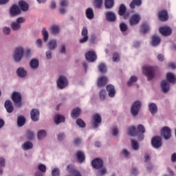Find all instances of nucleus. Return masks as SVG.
I'll return each mask as SVG.
<instances>
[{"instance_id": "nucleus-32", "label": "nucleus", "mask_w": 176, "mask_h": 176, "mask_svg": "<svg viewBox=\"0 0 176 176\" xmlns=\"http://www.w3.org/2000/svg\"><path fill=\"white\" fill-rule=\"evenodd\" d=\"M142 5V0H132L129 6L131 9H135V6H141Z\"/></svg>"}, {"instance_id": "nucleus-42", "label": "nucleus", "mask_w": 176, "mask_h": 176, "mask_svg": "<svg viewBox=\"0 0 176 176\" xmlns=\"http://www.w3.org/2000/svg\"><path fill=\"white\" fill-rule=\"evenodd\" d=\"M47 135L46 131L41 130L37 133V137L38 140H43Z\"/></svg>"}, {"instance_id": "nucleus-19", "label": "nucleus", "mask_w": 176, "mask_h": 176, "mask_svg": "<svg viewBox=\"0 0 176 176\" xmlns=\"http://www.w3.org/2000/svg\"><path fill=\"white\" fill-rule=\"evenodd\" d=\"M4 107L8 113H12V112L14 111L13 103L10 100H8L5 102Z\"/></svg>"}, {"instance_id": "nucleus-27", "label": "nucleus", "mask_w": 176, "mask_h": 176, "mask_svg": "<svg viewBox=\"0 0 176 176\" xmlns=\"http://www.w3.org/2000/svg\"><path fill=\"white\" fill-rule=\"evenodd\" d=\"M162 42V39L157 35H153L151 37V45L152 46H157Z\"/></svg>"}, {"instance_id": "nucleus-10", "label": "nucleus", "mask_w": 176, "mask_h": 176, "mask_svg": "<svg viewBox=\"0 0 176 176\" xmlns=\"http://www.w3.org/2000/svg\"><path fill=\"white\" fill-rule=\"evenodd\" d=\"M91 165L94 168H96V170H100V168H102L104 162L101 158H96L92 160Z\"/></svg>"}, {"instance_id": "nucleus-56", "label": "nucleus", "mask_w": 176, "mask_h": 176, "mask_svg": "<svg viewBox=\"0 0 176 176\" xmlns=\"http://www.w3.org/2000/svg\"><path fill=\"white\" fill-rule=\"evenodd\" d=\"M120 30L122 32H126V30H127V25L126 23H121L120 25Z\"/></svg>"}, {"instance_id": "nucleus-23", "label": "nucleus", "mask_w": 176, "mask_h": 176, "mask_svg": "<svg viewBox=\"0 0 176 176\" xmlns=\"http://www.w3.org/2000/svg\"><path fill=\"white\" fill-rule=\"evenodd\" d=\"M108 83V78L106 76H101L97 81L98 87H102Z\"/></svg>"}, {"instance_id": "nucleus-63", "label": "nucleus", "mask_w": 176, "mask_h": 176, "mask_svg": "<svg viewBox=\"0 0 176 176\" xmlns=\"http://www.w3.org/2000/svg\"><path fill=\"white\" fill-rule=\"evenodd\" d=\"M46 58H47V60H50V58H52V52L51 51H47L46 52Z\"/></svg>"}, {"instance_id": "nucleus-9", "label": "nucleus", "mask_w": 176, "mask_h": 176, "mask_svg": "<svg viewBox=\"0 0 176 176\" xmlns=\"http://www.w3.org/2000/svg\"><path fill=\"white\" fill-rule=\"evenodd\" d=\"M151 145L155 148V149H159L162 147V138L160 136H154L151 139Z\"/></svg>"}, {"instance_id": "nucleus-45", "label": "nucleus", "mask_w": 176, "mask_h": 176, "mask_svg": "<svg viewBox=\"0 0 176 176\" xmlns=\"http://www.w3.org/2000/svg\"><path fill=\"white\" fill-rule=\"evenodd\" d=\"M11 28L13 30V31H17V30H20V28H21V25L17 22H13L11 24Z\"/></svg>"}, {"instance_id": "nucleus-12", "label": "nucleus", "mask_w": 176, "mask_h": 176, "mask_svg": "<svg viewBox=\"0 0 176 176\" xmlns=\"http://www.w3.org/2000/svg\"><path fill=\"white\" fill-rule=\"evenodd\" d=\"M161 135H163L164 140H170L171 138V129L168 126H164L161 130Z\"/></svg>"}, {"instance_id": "nucleus-18", "label": "nucleus", "mask_w": 176, "mask_h": 176, "mask_svg": "<svg viewBox=\"0 0 176 176\" xmlns=\"http://www.w3.org/2000/svg\"><path fill=\"white\" fill-rule=\"evenodd\" d=\"M88 31L87 28L84 27L81 32V35L83 36L82 38L80 39L79 42L80 43H85L89 41V36L87 35Z\"/></svg>"}, {"instance_id": "nucleus-36", "label": "nucleus", "mask_w": 176, "mask_h": 176, "mask_svg": "<svg viewBox=\"0 0 176 176\" xmlns=\"http://www.w3.org/2000/svg\"><path fill=\"white\" fill-rule=\"evenodd\" d=\"M30 65L32 69H36L39 67V60L37 59H32L30 62Z\"/></svg>"}, {"instance_id": "nucleus-55", "label": "nucleus", "mask_w": 176, "mask_h": 176, "mask_svg": "<svg viewBox=\"0 0 176 176\" xmlns=\"http://www.w3.org/2000/svg\"><path fill=\"white\" fill-rule=\"evenodd\" d=\"M38 169L41 173H46V166L44 164H39L38 166Z\"/></svg>"}, {"instance_id": "nucleus-58", "label": "nucleus", "mask_w": 176, "mask_h": 176, "mask_svg": "<svg viewBox=\"0 0 176 176\" xmlns=\"http://www.w3.org/2000/svg\"><path fill=\"white\" fill-rule=\"evenodd\" d=\"M122 154L123 155V156H124V157L127 158L130 156V153L127 151V149H124L122 151Z\"/></svg>"}, {"instance_id": "nucleus-5", "label": "nucleus", "mask_w": 176, "mask_h": 176, "mask_svg": "<svg viewBox=\"0 0 176 176\" xmlns=\"http://www.w3.org/2000/svg\"><path fill=\"white\" fill-rule=\"evenodd\" d=\"M57 87L60 89H65L68 86V80L67 77L64 76H60L56 81Z\"/></svg>"}, {"instance_id": "nucleus-11", "label": "nucleus", "mask_w": 176, "mask_h": 176, "mask_svg": "<svg viewBox=\"0 0 176 176\" xmlns=\"http://www.w3.org/2000/svg\"><path fill=\"white\" fill-rule=\"evenodd\" d=\"M141 21V16L138 14H134L129 19V24L131 26L137 25Z\"/></svg>"}, {"instance_id": "nucleus-6", "label": "nucleus", "mask_w": 176, "mask_h": 176, "mask_svg": "<svg viewBox=\"0 0 176 176\" xmlns=\"http://www.w3.org/2000/svg\"><path fill=\"white\" fill-rule=\"evenodd\" d=\"M91 122L94 129H98L100 124H101V122H102V118L100 114L95 113L93 115Z\"/></svg>"}, {"instance_id": "nucleus-29", "label": "nucleus", "mask_w": 176, "mask_h": 176, "mask_svg": "<svg viewBox=\"0 0 176 176\" xmlns=\"http://www.w3.org/2000/svg\"><path fill=\"white\" fill-rule=\"evenodd\" d=\"M76 157L77 160L78 161V163H83L86 159V157L85 156V153L80 151H77Z\"/></svg>"}, {"instance_id": "nucleus-14", "label": "nucleus", "mask_w": 176, "mask_h": 176, "mask_svg": "<svg viewBox=\"0 0 176 176\" xmlns=\"http://www.w3.org/2000/svg\"><path fill=\"white\" fill-rule=\"evenodd\" d=\"M159 31L160 34L163 35V36H170V35L173 34V30H171L170 27L168 26L160 28Z\"/></svg>"}, {"instance_id": "nucleus-35", "label": "nucleus", "mask_w": 176, "mask_h": 176, "mask_svg": "<svg viewBox=\"0 0 176 176\" xmlns=\"http://www.w3.org/2000/svg\"><path fill=\"white\" fill-rule=\"evenodd\" d=\"M115 5L113 0H104V6L106 9H112Z\"/></svg>"}, {"instance_id": "nucleus-15", "label": "nucleus", "mask_w": 176, "mask_h": 176, "mask_svg": "<svg viewBox=\"0 0 176 176\" xmlns=\"http://www.w3.org/2000/svg\"><path fill=\"white\" fill-rule=\"evenodd\" d=\"M160 21H167L168 20V12L166 10H162L158 12Z\"/></svg>"}, {"instance_id": "nucleus-51", "label": "nucleus", "mask_w": 176, "mask_h": 176, "mask_svg": "<svg viewBox=\"0 0 176 176\" xmlns=\"http://www.w3.org/2000/svg\"><path fill=\"white\" fill-rule=\"evenodd\" d=\"M26 138H28V140H34V132L28 130L26 132Z\"/></svg>"}, {"instance_id": "nucleus-62", "label": "nucleus", "mask_w": 176, "mask_h": 176, "mask_svg": "<svg viewBox=\"0 0 176 176\" xmlns=\"http://www.w3.org/2000/svg\"><path fill=\"white\" fill-rule=\"evenodd\" d=\"M3 31L6 35H9L10 34V28L6 27L3 29Z\"/></svg>"}, {"instance_id": "nucleus-43", "label": "nucleus", "mask_w": 176, "mask_h": 176, "mask_svg": "<svg viewBox=\"0 0 176 176\" xmlns=\"http://www.w3.org/2000/svg\"><path fill=\"white\" fill-rule=\"evenodd\" d=\"M42 35L43 36L44 42H47V39H49V32H47V30H46V28H43Z\"/></svg>"}, {"instance_id": "nucleus-49", "label": "nucleus", "mask_w": 176, "mask_h": 176, "mask_svg": "<svg viewBox=\"0 0 176 176\" xmlns=\"http://www.w3.org/2000/svg\"><path fill=\"white\" fill-rule=\"evenodd\" d=\"M142 32L146 34L149 31V25L146 23H143L141 27Z\"/></svg>"}, {"instance_id": "nucleus-26", "label": "nucleus", "mask_w": 176, "mask_h": 176, "mask_svg": "<svg viewBox=\"0 0 176 176\" xmlns=\"http://www.w3.org/2000/svg\"><path fill=\"white\" fill-rule=\"evenodd\" d=\"M161 87L163 93H168L170 91V84L166 80L161 82Z\"/></svg>"}, {"instance_id": "nucleus-47", "label": "nucleus", "mask_w": 176, "mask_h": 176, "mask_svg": "<svg viewBox=\"0 0 176 176\" xmlns=\"http://www.w3.org/2000/svg\"><path fill=\"white\" fill-rule=\"evenodd\" d=\"M76 124L77 126H78L79 127H81L82 129L86 127V123H85V121H83L82 118L77 119Z\"/></svg>"}, {"instance_id": "nucleus-7", "label": "nucleus", "mask_w": 176, "mask_h": 176, "mask_svg": "<svg viewBox=\"0 0 176 176\" xmlns=\"http://www.w3.org/2000/svg\"><path fill=\"white\" fill-rule=\"evenodd\" d=\"M11 98L14 104H15L16 107H21V100H22L21 94L16 91L13 92L11 96Z\"/></svg>"}, {"instance_id": "nucleus-64", "label": "nucleus", "mask_w": 176, "mask_h": 176, "mask_svg": "<svg viewBox=\"0 0 176 176\" xmlns=\"http://www.w3.org/2000/svg\"><path fill=\"white\" fill-rule=\"evenodd\" d=\"M171 161L173 162V163H175V162H176V153H173L171 155Z\"/></svg>"}, {"instance_id": "nucleus-3", "label": "nucleus", "mask_w": 176, "mask_h": 176, "mask_svg": "<svg viewBox=\"0 0 176 176\" xmlns=\"http://www.w3.org/2000/svg\"><path fill=\"white\" fill-rule=\"evenodd\" d=\"M23 56H24V48L23 47H17L15 48L14 53V60L16 63H19V61H21L23 58Z\"/></svg>"}, {"instance_id": "nucleus-31", "label": "nucleus", "mask_w": 176, "mask_h": 176, "mask_svg": "<svg viewBox=\"0 0 176 176\" xmlns=\"http://www.w3.org/2000/svg\"><path fill=\"white\" fill-rule=\"evenodd\" d=\"M148 109L152 115L157 113V106L155 103H150L148 104Z\"/></svg>"}, {"instance_id": "nucleus-4", "label": "nucleus", "mask_w": 176, "mask_h": 176, "mask_svg": "<svg viewBox=\"0 0 176 176\" xmlns=\"http://www.w3.org/2000/svg\"><path fill=\"white\" fill-rule=\"evenodd\" d=\"M141 107H142L141 102L138 100L135 101L131 107V115H133V116H137L138 112H140V109H141Z\"/></svg>"}, {"instance_id": "nucleus-21", "label": "nucleus", "mask_w": 176, "mask_h": 176, "mask_svg": "<svg viewBox=\"0 0 176 176\" xmlns=\"http://www.w3.org/2000/svg\"><path fill=\"white\" fill-rule=\"evenodd\" d=\"M107 91L109 94V97L113 98L116 94V90L115 89V86L112 85H108L106 87Z\"/></svg>"}, {"instance_id": "nucleus-57", "label": "nucleus", "mask_w": 176, "mask_h": 176, "mask_svg": "<svg viewBox=\"0 0 176 176\" xmlns=\"http://www.w3.org/2000/svg\"><path fill=\"white\" fill-rule=\"evenodd\" d=\"M107 173V168H102L100 170H98L97 175H104Z\"/></svg>"}, {"instance_id": "nucleus-28", "label": "nucleus", "mask_w": 176, "mask_h": 176, "mask_svg": "<svg viewBox=\"0 0 176 176\" xmlns=\"http://www.w3.org/2000/svg\"><path fill=\"white\" fill-rule=\"evenodd\" d=\"M166 80L169 83H173V85L176 82V77L173 73L169 72L166 74Z\"/></svg>"}, {"instance_id": "nucleus-2", "label": "nucleus", "mask_w": 176, "mask_h": 176, "mask_svg": "<svg viewBox=\"0 0 176 176\" xmlns=\"http://www.w3.org/2000/svg\"><path fill=\"white\" fill-rule=\"evenodd\" d=\"M157 70V67L144 65L142 67L143 74L146 76L148 80H152L155 78V74Z\"/></svg>"}, {"instance_id": "nucleus-17", "label": "nucleus", "mask_w": 176, "mask_h": 176, "mask_svg": "<svg viewBox=\"0 0 176 176\" xmlns=\"http://www.w3.org/2000/svg\"><path fill=\"white\" fill-rule=\"evenodd\" d=\"M104 16H105L106 20H107V21L113 23V21H116V14H114L113 12L108 11L104 13Z\"/></svg>"}, {"instance_id": "nucleus-59", "label": "nucleus", "mask_w": 176, "mask_h": 176, "mask_svg": "<svg viewBox=\"0 0 176 176\" xmlns=\"http://www.w3.org/2000/svg\"><path fill=\"white\" fill-rule=\"evenodd\" d=\"M131 174L133 175H138V169L137 168H132L131 170Z\"/></svg>"}, {"instance_id": "nucleus-48", "label": "nucleus", "mask_w": 176, "mask_h": 176, "mask_svg": "<svg viewBox=\"0 0 176 176\" xmlns=\"http://www.w3.org/2000/svg\"><path fill=\"white\" fill-rule=\"evenodd\" d=\"M137 80H138V78H137V76H132L130 78L129 80L127 82V85L131 86V85H133V83H135V82H137Z\"/></svg>"}, {"instance_id": "nucleus-25", "label": "nucleus", "mask_w": 176, "mask_h": 176, "mask_svg": "<svg viewBox=\"0 0 176 176\" xmlns=\"http://www.w3.org/2000/svg\"><path fill=\"white\" fill-rule=\"evenodd\" d=\"M80 113H82V110H80V108H75L72 111L71 117L73 119H77V118H79V116H80Z\"/></svg>"}, {"instance_id": "nucleus-41", "label": "nucleus", "mask_w": 176, "mask_h": 176, "mask_svg": "<svg viewBox=\"0 0 176 176\" xmlns=\"http://www.w3.org/2000/svg\"><path fill=\"white\" fill-rule=\"evenodd\" d=\"M131 147L133 149V151H138L140 149V144H138V142L131 140Z\"/></svg>"}, {"instance_id": "nucleus-30", "label": "nucleus", "mask_w": 176, "mask_h": 176, "mask_svg": "<svg viewBox=\"0 0 176 176\" xmlns=\"http://www.w3.org/2000/svg\"><path fill=\"white\" fill-rule=\"evenodd\" d=\"M54 120L56 124H60V123H63L64 122H65V117H64V116L58 114L55 116Z\"/></svg>"}, {"instance_id": "nucleus-54", "label": "nucleus", "mask_w": 176, "mask_h": 176, "mask_svg": "<svg viewBox=\"0 0 176 176\" xmlns=\"http://www.w3.org/2000/svg\"><path fill=\"white\" fill-rule=\"evenodd\" d=\"M52 176H60V169L54 168L52 171Z\"/></svg>"}, {"instance_id": "nucleus-38", "label": "nucleus", "mask_w": 176, "mask_h": 176, "mask_svg": "<svg viewBox=\"0 0 176 176\" xmlns=\"http://www.w3.org/2000/svg\"><path fill=\"white\" fill-rule=\"evenodd\" d=\"M33 147L34 144L30 142H25L22 146L23 151H29V149H32Z\"/></svg>"}, {"instance_id": "nucleus-24", "label": "nucleus", "mask_w": 176, "mask_h": 176, "mask_svg": "<svg viewBox=\"0 0 176 176\" xmlns=\"http://www.w3.org/2000/svg\"><path fill=\"white\" fill-rule=\"evenodd\" d=\"M18 5L20 8V10H22V12H27L30 8L28 3H27V2L23 0L19 1Z\"/></svg>"}, {"instance_id": "nucleus-44", "label": "nucleus", "mask_w": 176, "mask_h": 176, "mask_svg": "<svg viewBox=\"0 0 176 176\" xmlns=\"http://www.w3.org/2000/svg\"><path fill=\"white\" fill-rule=\"evenodd\" d=\"M51 32L54 35H57V34H58V32H60V27H58L57 25L52 26V28H51Z\"/></svg>"}, {"instance_id": "nucleus-8", "label": "nucleus", "mask_w": 176, "mask_h": 176, "mask_svg": "<svg viewBox=\"0 0 176 176\" xmlns=\"http://www.w3.org/2000/svg\"><path fill=\"white\" fill-rule=\"evenodd\" d=\"M21 10L19 7V6L14 4L11 6L10 8V17H16V16H19V14H21Z\"/></svg>"}, {"instance_id": "nucleus-52", "label": "nucleus", "mask_w": 176, "mask_h": 176, "mask_svg": "<svg viewBox=\"0 0 176 176\" xmlns=\"http://www.w3.org/2000/svg\"><path fill=\"white\" fill-rule=\"evenodd\" d=\"M94 3L96 8H98V9H100V8L102 6V0H94Z\"/></svg>"}, {"instance_id": "nucleus-33", "label": "nucleus", "mask_w": 176, "mask_h": 176, "mask_svg": "<svg viewBox=\"0 0 176 176\" xmlns=\"http://www.w3.org/2000/svg\"><path fill=\"white\" fill-rule=\"evenodd\" d=\"M86 17L89 19V20H91L94 19V11H93L92 8H87L85 12Z\"/></svg>"}, {"instance_id": "nucleus-53", "label": "nucleus", "mask_w": 176, "mask_h": 176, "mask_svg": "<svg viewBox=\"0 0 176 176\" xmlns=\"http://www.w3.org/2000/svg\"><path fill=\"white\" fill-rule=\"evenodd\" d=\"M113 60L115 63H118V61L120 60V56L119 55V54H118L117 52L114 53L113 54Z\"/></svg>"}, {"instance_id": "nucleus-22", "label": "nucleus", "mask_w": 176, "mask_h": 176, "mask_svg": "<svg viewBox=\"0 0 176 176\" xmlns=\"http://www.w3.org/2000/svg\"><path fill=\"white\" fill-rule=\"evenodd\" d=\"M60 8L59 9V12L60 13H61V14H64V13L67 12V10L65 9V8L68 6V1L67 0H60Z\"/></svg>"}, {"instance_id": "nucleus-1", "label": "nucleus", "mask_w": 176, "mask_h": 176, "mask_svg": "<svg viewBox=\"0 0 176 176\" xmlns=\"http://www.w3.org/2000/svg\"><path fill=\"white\" fill-rule=\"evenodd\" d=\"M144 133H145V126L142 124H138L137 128L132 126L128 129V134L131 137H135V135L141 134L140 138H139V141H142V140H144Z\"/></svg>"}, {"instance_id": "nucleus-39", "label": "nucleus", "mask_w": 176, "mask_h": 176, "mask_svg": "<svg viewBox=\"0 0 176 176\" xmlns=\"http://www.w3.org/2000/svg\"><path fill=\"white\" fill-rule=\"evenodd\" d=\"M126 10H127V8H126V6H124V4H121L118 10L119 16L124 15V13H126Z\"/></svg>"}, {"instance_id": "nucleus-50", "label": "nucleus", "mask_w": 176, "mask_h": 176, "mask_svg": "<svg viewBox=\"0 0 176 176\" xmlns=\"http://www.w3.org/2000/svg\"><path fill=\"white\" fill-rule=\"evenodd\" d=\"M99 97H100V100H105V98L107 97V91H105V89H102L100 91Z\"/></svg>"}, {"instance_id": "nucleus-46", "label": "nucleus", "mask_w": 176, "mask_h": 176, "mask_svg": "<svg viewBox=\"0 0 176 176\" xmlns=\"http://www.w3.org/2000/svg\"><path fill=\"white\" fill-rule=\"evenodd\" d=\"M98 69L101 74H105L107 72V66L104 63H100L98 65Z\"/></svg>"}, {"instance_id": "nucleus-20", "label": "nucleus", "mask_w": 176, "mask_h": 176, "mask_svg": "<svg viewBox=\"0 0 176 176\" xmlns=\"http://www.w3.org/2000/svg\"><path fill=\"white\" fill-rule=\"evenodd\" d=\"M67 171H68L69 174H72L73 176H82L80 172L72 167V165H68L67 166Z\"/></svg>"}, {"instance_id": "nucleus-60", "label": "nucleus", "mask_w": 176, "mask_h": 176, "mask_svg": "<svg viewBox=\"0 0 176 176\" xmlns=\"http://www.w3.org/2000/svg\"><path fill=\"white\" fill-rule=\"evenodd\" d=\"M25 18H24V17H19L16 19V23L18 24H21V23H25Z\"/></svg>"}, {"instance_id": "nucleus-61", "label": "nucleus", "mask_w": 176, "mask_h": 176, "mask_svg": "<svg viewBox=\"0 0 176 176\" xmlns=\"http://www.w3.org/2000/svg\"><path fill=\"white\" fill-rule=\"evenodd\" d=\"M5 158L3 157H0V167H5V163H6Z\"/></svg>"}, {"instance_id": "nucleus-16", "label": "nucleus", "mask_w": 176, "mask_h": 176, "mask_svg": "<svg viewBox=\"0 0 176 176\" xmlns=\"http://www.w3.org/2000/svg\"><path fill=\"white\" fill-rule=\"evenodd\" d=\"M39 110L37 109H33L30 111V117L33 122H38L39 120Z\"/></svg>"}, {"instance_id": "nucleus-40", "label": "nucleus", "mask_w": 176, "mask_h": 176, "mask_svg": "<svg viewBox=\"0 0 176 176\" xmlns=\"http://www.w3.org/2000/svg\"><path fill=\"white\" fill-rule=\"evenodd\" d=\"M48 46L50 50H54L57 47V42L56 40H51L49 41Z\"/></svg>"}, {"instance_id": "nucleus-37", "label": "nucleus", "mask_w": 176, "mask_h": 176, "mask_svg": "<svg viewBox=\"0 0 176 176\" xmlns=\"http://www.w3.org/2000/svg\"><path fill=\"white\" fill-rule=\"evenodd\" d=\"M17 124L19 127H23L25 124V118L23 116H19L17 118Z\"/></svg>"}, {"instance_id": "nucleus-34", "label": "nucleus", "mask_w": 176, "mask_h": 176, "mask_svg": "<svg viewBox=\"0 0 176 176\" xmlns=\"http://www.w3.org/2000/svg\"><path fill=\"white\" fill-rule=\"evenodd\" d=\"M16 74L19 78H25L27 76V72L23 67H19L16 71Z\"/></svg>"}, {"instance_id": "nucleus-13", "label": "nucleus", "mask_w": 176, "mask_h": 176, "mask_svg": "<svg viewBox=\"0 0 176 176\" xmlns=\"http://www.w3.org/2000/svg\"><path fill=\"white\" fill-rule=\"evenodd\" d=\"M85 58L89 63H93L97 60V55L94 51H89L85 54Z\"/></svg>"}]
</instances>
